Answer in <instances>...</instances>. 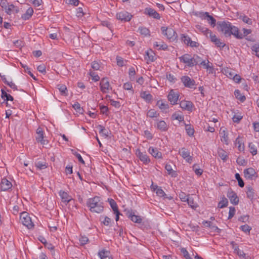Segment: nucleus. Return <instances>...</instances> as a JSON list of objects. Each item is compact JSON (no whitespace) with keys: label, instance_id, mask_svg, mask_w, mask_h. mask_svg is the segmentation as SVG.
Returning <instances> with one entry per match:
<instances>
[{"label":"nucleus","instance_id":"40","mask_svg":"<svg viewBox=\"0 0 259 259\" xmlns=\"http://www.w3.org/2000/svg\"><path fill=\"white\" fill-rule=\"evenodd\" d=\"M185 130L187 135L190 137L193 136L194 133V130L191 124L185 123Z\"/></svg>","mask_w":259,"mask_h":259},{"label":"nucleus","instance_id":"39","mask_svg":"<svg viewBox=\"0 0 259 259\" xmlns=\"http://www.w3.org/2000/svg\"><path fill=\"white\" fill-rule=\"evenodd\" d=\"M246 195L248 198L252 200L254 197V192L253 189L251 187H247Z\"/></svg>","mask_w":259,"mask_h":259},{"label":"nucleus","instance_id":"59","mask_svg":"<svg viewBox=\"0 0 259 259\" xmlns=\"http://www.w3.org/2000/svg\"><path fill=\"white\" fill-rule=\"evenodd\" d=\"M228 201L227 198H224L222 201H221L218 204L219 208H223L227 206Z\"/></svg>","mask_w":259,"mask_h":259},{"label":"nucleus","instance_id":"21","mask_svg":"<svg viewBox=\"0 0 259 259\" xmlns=\"http://www.w3.org/2000/svg\"><path fill=\"white\" fill-rule=\"evenodd\" d=\"M148 152L154 157L158 159L162 158V153L159 151L157 148L150 147L148 149Z\"/></svg>","mask_w":259,"mask_h":259},{"label":"nucleus","instance_id":"45","mask_svg":"<svg viewBox=\"0 0 259 259\" xmlns=\"http://www.w3.org/2000/svg\"><path fill=\"white\" fill-rule=\"evenodd\" d=\"M234 95L236 98L240 100L241 102H243L246 100V98L244 95H242L240 91L238 90H236L234 91Z\"/></svg>","mask_w":259,"mask_h":259},{"label":"nucleus","instance_id":"29","mask_svg":"<svg viewBox=\"0 0 259 259\" xmlns=\"http://www.w3.org/2000/svg\"><path fill=\"white\" fill-rule=\"evenodd\" d=\"M219 156L223 160L224 162L227 161L228 159V153L227 151H225L222 148H219L218 151Z\"/></svg>","mask_w":259,"mask_h":259},{"label":"nucleus","instance_id":"16","mask_svg":"<svg viewBox=\"0 0 259 259\" xmlns=\"http://www.w3.org/2000/svg\"><path fill=\"white\" fill-rule=\"evenodd\" d=\"M144 14L149 17L156 19H160V15L153 9L146 8L144 10Z\"/></svg>","mask_w":259,"mask_h":259},{"label":"nucleus","instance_id":"1","mask_svg":"<svg viewBox=\"0 0 259 259\" xmlns=\"http://www.w3.org/2000/svg\"><path fill=\"white\" fill-rule=\"evenodd\" d=\"M87 206L89 210L93 213H100L104 210V203L101 198L95 196L88 199Z\"/></svg>","mask_w":259,"mask_h":259},{"label":"nucleus","instance_id":"15","mask_svg":"<svg viewBox=\"0 0 259 259\" xmlns=\"http://www.w3.org/2000/svg\"><path fill=\"white\" fill-rule=\"evenodd\" d=\"M244 177L249 180H252L254 178H256V172L254 168L252 167H249L244 169Z\"/></svg>","mask_w":259,"mask_h":259},{"label":"nucleus","instance_id":"37","mask_svg":"<svg viewBox=\"0 0 259 259\" xmlns=\"http://www.w3.org/2000/svg\"><path fill=\"white\" fill-rule=\"evenodd\" d=\"M97 127L99 130L100 134L104 137L105 138L108 137L109 133L107 130L105 129L104 126L100 124L98 125Z\"/></svg>","mask_w":259,"mask_h":259},{"label":"nucleus","instance_id":"61","mask_svg":"<svg viewBox=\"0 0 259 259\" xmlns=\"http://www.w3.org/2000/svg\"><path fill=\"white\" fill-rule=\"evenodd\" d=\"M90 75L92 77V80L94 81H98L100 80L99 76L94 71H90Z\"/></svg>","mask_w":259,"mask_h":259},{"label":"nucleus","instance_id":"34","mask_svg":"<svg viewBox=\"0 0 259 259\" xmlns=\"http://www.w3.org/2000/svg\"><path fill=\"white\" fill-rule=\"evenodd\" d=\"M156 105L163 111L169 108L168 104L165 102H163L162 100L158 101L157 102Z\"/></svg>","mask_w":259,"mask_h":259},{"label":"nucleus","instance_id":"52","mask_svg":"<svg viewBox=\"0 0 259 259\" xmlns=\"http://www.w3.org/2000/svg\"><path fill=\"white\" fill-rule=\"evenodd\" d=\"M235 179L237 180L238 185L239 187L242 188L244 186V183L241 178L240 175L238 173H236L235 175Z\"/></svg>","mask_w":259,"mask_h":259},{"label":"nucleus","instance_id":"57","mask_svg":"<svg viewBox=\"0 0 259 259\" xmlns=\"http://www.w3.org/2000/svg\"><path fill=\"white\" fill-rule=\"evenodd\" d=\"M188 205L192 208H196L197 207V204L194 202L193 199L189 197L188 200L186 201Z\"/></svg>","mask_w":259,"mask_h":259},{"label":"nucleus","instance_id":"36","mask_svg":"<svg viewBox=\"0 0 259 259\" xmlns=\"http://www.w3.org/2000/svg\"><path fill=\"white\" fill-rule=\"evenodd\" d=\"M98 255L99 256L100 259H105L108 256H110V252L105 249H103L99 251L98 252Z\"/></svg>","mask_w":259,"mask_h":259},{"label":"nucleus","instance_id":"11","mask_svg":"<svg viewBox=\"0 0 259 259\" xmlns=\"http://www.w3.org/2000/svg\"><path fill=\"white\" fill-rule=\"evenodd\" d=\"M136 154L143 163L147 164L150 162V159L146 152H141L140 149H137Z\"/></svg>","mask_w":259,"mask_h":259},{"label":"nucleus","instance_id":"5","mask_svg":"<svg viewBox=\"0 0 259 259\" xmlns=\"http://www.w3.org/2000/svg\"><path fill=\"white\" fill-rule=\"evenodd\" d=\"M20 220L22 224L28 229H31L34 227V224L28 213L26 212H22L20 216Z\"/></svg>","mask_w":259,"mask_h":259},{"label":"nucleus","instance_id":"24","mask_svg":"<svg viewBox=\"0 0 259 259\" xmlns=\"http://www.w3.org/2000/svg\"><path fill=\"white\" fill-rule=\"evenodd\" d=\"M211 39V41L215 44V45L220 48H224L225 44L223 42H221L220 39L218 38L215 34H213L212 32L208 36Z\"/></svg>","mask_w":259,"mask_h":259},{"label":"nucleus","instance_id":"30","mask_svg":"<svg viewBox=\"0 0 259 259\" xmlns=\"http://www.w3.org/2000/svg\"><path fill=\"white\" fill-rule=\"evenodd\" d=\"M153 45L155 48L161 50H165L168 47L167 45L162 41L159 42L155 41L154 42Z\"/></svg>","mask_w":259,"mask_h":259},{"label":"nucleus","instance_id":"20","mask_svg":"<svg viewBox=\"0 0 259 259\" xmlns=\"http://www.w3.org/2000/svg\"><path fill=\"white\" fill-rule=\"evenodd\" d=\"M58 193L61 198V201L64 203H68L72 199L71 196L63 190H60Z\"/></svg>","mask_w":259,"mask_h":259},{"label":"nucleus","instance_id":"64","mask_svg":"<svg viewBox=\"0 0 259 259\" xmlns=\"http://www.w3.org/2000/svg\"><path fill=\"white\" fill-rule=\"evenodd\" d=\"M181 253L183 254L184 257L186 259H192V258L190 256L189 252L185 248H182L181 250Z\"/></svg>","mask_w":259,"mask_h":259},{"label":"nucleus","instance_id":"9","mask_svg":"<svg viewBox=\"0 0 259 259\" xmlns=\"http://www.w3.org/2000/svg\"><path fill=\"white\" fill-rule=\"evenodd\" d=\"M100 90L103 93H107L109 90H112L107 78H103L100 83Z\"/></svg>","mask_w":259,"mask_h":259},{"label":"nucleus","instance_id":"14","mask_svg":"<svg viewBox=\"0 0 259 259\" xmlns=\"http://www.w3.org/2000/svg\"><path fill=\"white\" fill-rule=\"evenodd\" d=\"M227 197L230 199V202L233 204L237 205L239 201V199L237 195V194L232 191L231 189L229 190L227 193Z\"/></svg>","mask_w":259,"mask_h":259},{"label":"nucleus","instance_id":"6","mask_svg":"<svg viewBox=\"0 0 259 259\" xmlns=\"http://www.w3.org/2000/svg\"><path fill=\"white\" fill-rule=\"evenodd\" d=\"M197 16L201 19L207 20L208 23L213 27L215 26L216 20L212 16H210L208 12H201L199 13Z\"/></svg>","mask_w":259,"mask_h":259},{"label":"nucleus","instance_id":"54","mask_svg":"<svg viewBox=\"0 0 259 259\" xmlns=\"http://www.w3.org/2000/svg\"><path fill=\"white\" fill-rule=\"evenodd\" d=\"M85 13L84 12V10L82 7H79L76 9V15L78 18H81L85 15Z\"/></svg>","mask_w":259,"mask_h":259},{"label":"nucleus","instance_id":"2","mask_svg":"<svg viewBox=\"0 0 259 259\" xmlns=\"http://www.w3.org/2000/svg\"><path fill=\"white\" fill-rule=\"evenodd\" d=\"M161 30L162 34L170 41H174L177 38V33L172 28L162 26Z\"/></svg>","mask_w":259,"mask_h":259},{"label":"nucleus","instance_id":"7","mask_svg":"<svg viewBox=\"0 0 259 259\" xmlns=\"http://www.w3.org/2000/svg\"><path fill=\"white\" fill-rule=\"evenodd\" d=\"M116 18L122 22H129L133 18V15L125 11H122L116 14Z\"/></svg>","mask_w":259,"mask_h":259},{"label":"nucleus","instance_id":"60","mask_svg":"<svg viewBox=\"0 0 259 259\" xmlns=\"http://www.w3.org/2000/svg\"><path fill=\"white\" fill-rule=\"evenodd\" d=\"M193 59L194 60V62L195 66L197 64H200L203 61L202 59L197 55H194L193 56Z\"/></svg>","mask_w":259,"mask_h":259},{"label":"nucleus","instance_id":"62","mask_svg":"<svg viewBox=\"0 0 259 259\" xmlns=\"http://www.w3.org/2000/svg\"><path fill=\"white\" fill-rule=\"evenodd\" d=\"M179 196L182 201L186 202L188 200L189 195H187L184 192H181Z\"/></svg>","mask_w":259,"mask_h":259},{"label":"nucleus","instance_id":"50","mask_svg":"<svg viewBox=\"0 0 259 259\" xmlns=\"http://www.w3.org/2000/svg\"><path fill=\"white\" fill-rule=\"evenodd\" d=\"M172 120H178L179 122L184 121V116L182 115L179 114L177 113H174L171 116Z\"/></svg>","mask_w":259,"mask_h":259},{"label":"nucleus","instance_id":"17","mask_svg":"<svg viewBox=\"0 0 259 259\" xmlns=\"http://www.w3.org/2000/svg\"><path fill=\"white\" fill-rule=\"evenodd\" d=\"M220 134L221 135V141L228 145L229 143V139L226 128L223 127H221L220 131Z\"/></svg>","mask_w":259,"mask_h":259},{"label":"nucleus","instance_id":"63","mask_svg":"<svg viewBox=\"0 0 259 259\" xmlns=\"http://www.w3.org/2000/svg\"><path fill=\"white\" fill-rule=\"evenodd\" d=\"M242 118L243 116L240 114H234L232 117V120L235 123H239Z\"/></svg>","mask_w":259,"mask_h":259},{"label":"nucleus","instance_id":"13","mask_svg":"<svg viewBox=\"0 0 259 259\" xmlns=\"http://www.w3.org/2000/svg\"><path fill=\"white\" fill-rule=\"evenodd\" d=\"M179 153L186 161L191 163L192 161V157L190 156L189 151L185 148H182L179 150Z\"/></svg>","mask_w":259,"mask_h":259},{"label":"nucleus","instance_id":"48","mask_svg":"<svg viewBox=\"0 0 259 259\" xmlns=\"http://www.w3.org/2000/svg\"><path fill=\"white\" fill-rule=\"evenodd\" d=\"M193 169L194 171L195 174L198 176H201L203 172V170L199 168V166L196 164L193 165Z\"/></svg>","mask_w":259,"mask_h":259},{"label":"nucleus","instance_id":"12","mask_svg":"<svg viewBox=\"0 0 259 259\" xmlns=\"http://www.w3.org/2000/svg\"><path fill=\"white\" fill-rule=\"evenodd\" d=\"M181 79L185 87L193 88L196 85L195 81L188 76H183L181 77Z\"/></svg>","mask_w":259,"mask_h":259},{"label":"nucleus","instance_id":"55","mask_svg":"<svg viewBox=\"0 0 259 259\" xmlns=\"http://www.w3.org/2000/svg\"><path fill=\"white\" fill-rule=\"evenodd\" d=\"M155 189H156V193L157 196L159 197H163L165 195V193L162 188L158 187L157 185H155Z\"/></svg>","mask_w":259,"mask_h":259},{"label":"nucleus","instance_id":"28","mask_svg":"<svg viewBox=\"0 0 259 259\" xmlns=\"http://www.w3.org/2000/svg\"><path fill=\"white\" fill-rule=\"evenodd\" d=\"M33 10L32 8H29L26 11V12L23 14L21 16V18L24 20H29L33 14Z\"/></svg>","mask_w":259,"mask_h":259},{"label":"nucleus","instance_id":"3","mask_svg":"<svg viewBox=\"0 0 259 259\" xmlns=\"http://www.w3.org/2000/svg\"><path fill=\"white\" fill-rule=\"evenodd\" d=\"M218 29L221 31L226 37L230 36L232 25L228 21H220L218 22Z\"/></svg>","mask_w":259,"mask_h":259},{"label":"nucleus","instance_id":"41","mask_svg":"<svg viewBox=\"0 0 259 259\" xmlns=\"http://www.w3.org/2000/svg\"><path fill=\"white\" fill-rule=\"evenodd\" d=\"M147 116L150 118L157 117L159 114L155 109H151L147 111Z\"/></svg>","mask_w":259,"mask_h":259},{"label":"nucleus","instance_id":"8","mask_svg":"<svg viewBox=\"0 0 259 259\" xmlns=\"http://www.w3.org/2000/svg\"><path fill=\"white\" fill-rule=\"evenodd\" d=\"M179 96L180 95L178 92L175 91L174 90H171L168 94L167 99L171 104L172 105H176L178 104Z\"/></svg>","mask_w":259,"mask_h":259},{"label":"nucleus","instance_id":"44","mask_svg":"<svg viewBox=\"0 0 259 259\" xmlns=\"http://www.w3.org/2000/svg\"><path fill=\"white\" fill-rule=\"evenodd\" d=\"M222 72L228 77L232 78L233 76L234 73L232 71V69L229 68H224L222 70Z\"/></svg>","mask_w":259,"mask_h":259},{"label":"nucleus","instance_id":"53","mask_svg":"<svg viewBox=\"0 0 259 259\" xmlns=\"http://www.w3.org/2000/svg\"><path fill=\"white\" fill-rule=\"evenodd\" d=\"M129 77L131 80L133 81L135 79L136 71L135 69L133 67H131L129 69L128 71Z\"/></svg>","mask_w":259,"mask_h":259},{"label":"nucleus","instance_id":"43","mask_svg":"<svg viewBox=\"0 0 259 259\" xmlns=\"http://www.w3.org/2000/svg\"><path fill=\"white\" fill-rule=\"evenodd\" d=\"M235 143H236V144L238 145V149L239 151H244V145L243 142L242 141V140H241L239 137H238V138H236V141H235Z\"/></svg>","mask_w":259,"mask_h":259},{"label":"nucleus","instance_id":"27","mask_svg":"<svg viewBox=\"0 0 259 259\" xmlns=\"http://www.w3.org/2000/svg\"><path fill=\"white\" fill-rule=\"evenodd\" d=\"M140 97L146 102L150 103L153 99L152 96L146 91H142L140 93Z\"/></svg>","mask_w":259,"mask_h":259},{"label":"nucleus","instance_id":"56","mask_svg":"<svg viewBox=\"0 0 259 259\" xmlns=\"http://www.w3.org/2000/svg\"><path fill=\"white\" fill-rule=\"evenodd\" d=\"M250 152L253 155H255L257 154V149L255 146L252 143H250L248 145Z\"/></svg>","mask_w":259,"mask_h":259},{"label":"nucleus","instance_id":"49","mask_svg":"<svg viewBox=\"0 0 259 259\" xmlns=\"http://www.w3.org/2000/svg\"><path fill=\"white\" fill-rule=\"evenodd\" d=\"M138 31L142 35H144L145 36L150 35L149 30L145 27H139Z\"/></svg>","mask_w":259,"mask_h":259},{"label":"nucleus","instance_id":"47","mask_svg":"<svg viewBox=\"0 0 259 259\" xmlns=\"http://www.w3.org/2000/svg\"><path fill=\"white\" fill-rule=\"evenodd\" d=\"M35 166L39 169H44L48 167L47 163L46 162L37 161L35 163Z\"/></svg>","mask_w":259,"mask_h":259},{"label":"nucleus","instance_id":"42","mask_svg":"<svg viewBox=\"0 0 259 259\" xmlns=\"http://www.w3.org/2000/svg\"><path fill=\"white\" fill-rule=\"evenodd\" d=\"M108 201L109 203V204L112 208L113 211L114 212H117V211L118 210V206L117 205L116 202L114 200L111 198H109L108 199Z\"/></svg>","mask_w":259,"mask_h":259},{"label":"nucleus","instance_id":"38","mask_svg":"<svg viewBox=\"0 0 259 259\" xmlns=\"http://www.w3.org/2000/svg\"><path fill=\"white\" fill-rule=\"evenodd\" d=\"M165 168L167 171V174L170 175L172 177H176L177 174L175 170H173L172 166L169 164H166Z\"/></svg>","mask_w":259,"mask_h":259},{"label":"nucleus","instance_id":"58","mask_svg":"<svg viewBox=\"0 0 259 259\" xmlns=\"http://www.w3.org/2000/svg\"><path fill=\"white\" fill-rule=\"evenodd\" d=\"M117 64L120 67H122L124 65V60L120 56H117L116 57Z\"/></svg>","mask_w":259,"mask_h":259},{"label":"nucleus","instance_id":"25","mask_svg":"<svg viewBox=\"0 0 259 259\" xmlns=\"http://www.w3.org/2000/svg\"><path fill=\"white\" fill-rule=\"evenodd\" d=\"M203 225L205 227H208L211 229L212 231L216 233H220L221 230L217 226L213 225L212 223L208 221H204L202 222Z\"/></svg>","mask_w":259,"mask_h":259},{"label":"nucleus","instance_id":"35","mask_svg":"<svg viewBox=\"0 0 259 259\" xmlns=\"http://www.w3.org/2000/svg\"><path fill=\"white\" fill-rule=\"evenodd\" d=\"M2 79L4 81V82L9 85L11 89H13L14 90H17V86L15 85V84L12 81H9L7 80V78L5 75L1 76Z\"/></svg>","mask_w":259,"mask_h":259},{"label":"nucleus","instance_id":"51","mask_svg":"<svg viewBox=\"0 0 259 259\" xmlns=\"http://www.w3.org/2000/svg\"><path fill=\"white\" fill-rule=\"evenodd\" d=\"M191 57V55L188 54H184V55L180 57L179 60L180 62H183L185 64H186L188 60L190 59V58Z\"/></svg>","mask_w":259,"mask_h":259},{"label":"nucleus","instance_id":"4","mask_svg":"<svg viewBox=\"0 0 259 259\" xmlns=\"http://www.w3.org/2000/svg\"><path fill=\"white\" fill-rule=\"evenodd\" d=\"M180 40L184 44L191 48H197L199 46L198 42L192 40L190 37L185 33L180 34Z\"/></svg>","mask_w":259,"mask_h":259},{"label":"nucleus","instance_id":"10","mask_svg":"<svg viewBox=\"0 0 259 259\" xmlns=\"http://www.w3.org/2000/svg\"><path fill=\"white\" fill-rule=\"evenodd\" d=\"M36 134L35 139L37 142L40 143L43 145L48 144V141L44 139V131L41 127H39L36 130Z\"/></svg>","mask_w":259,"mask_h":259},{"label":"nucleus","instance_id":"26","mask_svg":"<svg viewBox=\"0 0 259 259\" xmlns=\"http://www.w3.org/2000/svg\"><path fill=\"white\" fill-rule=\"evenodd\" d=\"M233 35L237 39H242V33L240 32L239 29L236 26L232 25L231 30L230 32V36Z\"/></svg>","mask_w":259,"mask_h":259},{"label":"nucleus","instance_id":"31","mask_svg":"<svg viewBox=\"0 0 259 259\" xmlns=\"http://www.w3.org/2000/svg\"><path fill=\"white\" fill-rule=\"evenodd\" d=\"M57 88L62 96H67L68 95V90L65 85L59 84L57 85Z\"/></svg>","mask_w":259,"mask_h":259},{"label":"nucleus","instance_id":"19","mask_svg":"<svg viewBox=\"0 0 259 259\" xmlns=\"http://www.w3.org/2000/svg\"><path fill=\"white\" fill-rule=\"evenodd\" d=\"M12 187V183L6 178L1 180L0 184V189L3 191H6L10 189Z\"/></svg>","mask_w":259,"mask_h":259},{"label":"nucleus","instance_id":"32","mask_svg":"<svg viewBox=\"0 0 259 259\" xmlns=\"http://www.w3.org/2000/svg\"><path fill=\"white\" fill-rule=\"evenodd\" d=\"M157 128L161 131H166L168 129V126L164 120H160L157 123Z\"/></svg>","mask_w":259,"mask_h":259},{"label":"nucleus","instance_id":"18","mask_svg":"<svg viewBox=\"0 0 259 259\" xmlns=\"http://www.w3.org/2000/svg\"><path fill=\"white\" fill-rule=\"evenodd\" d=\"M180 106L183 110L191 112L194 107V105L191 101L182 100L180 102Z\"/></svg>","mask_w":259,"mask_h":259},{"label":"nucleus","instance_id":"23","mask_svg":"<svg viewBox=\"0 0 259 259\" xmlns=\"http://www.w3.org/2000/svg\"><path fill=\"white\" fill-rule=\"evenodd\" d=\"M128 217L134 223L140 224L142 223V219L140 216L135 214L132 211H128L127 213Z\"/></svg>","mask_w":259,"mask_h":259},{"label":"nucleus","instance_id":"46","mask_svg":"<svg viewBox=\"0 0 259 259\" xmlns=\"http://www.w3.org/2000/svg\"><path fill=\"white\" fill-rule=\"evenodd\" d=\"M239 19L241 20L244 23L248 25H251L252 24V20L244 15H240L239 17Z\"/></svg>","mask_w":259,"mask_h":259},{"label":"nucleus","instance_id":"22","mask_svg":"<svg viewBox=\"0 0 259 259\" xmlns=\"http://www.w3.org/2000/svg\"><path fill=\"white\" fill-rule=\"evenodd\" d=\"M5 12L7 15H10L13 13H18L19 12V9L18 7L15 6L13 4H10Z\"/></svg>","mask_w":259,"mask_h":259},{"label":"nucleus","instance_id":"33","mask_svg":"<svg viewBox=\"0 0 259 259\" xmlns=\"http://www.w3.org/2000/svg\"><path fill=\"white\" fill-rule=\"evenodd\" d=\"M197 29L201 31L204 35H205L206 37H208V36L210 34H211V31L206 27L202 26L199 25H197L196 26Z\"/></svg>","mask_w":259,"mask_h":259}]
</instances>
